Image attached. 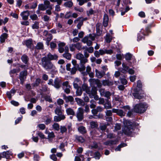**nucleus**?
I'll list each match as a JSON object with an SVG mask.
<instances>
[{
  "label": "nucleus",
  "mask_w": 161,
  "mask_h": 161,
  "mask_svg": "<svg viewBox=\"0 0 161 161\" xmlns=\"http://www.w3.org/2000/svg\"><path fill=\"white\" fill-rule=\"evenodd\" d=\"M64 99L66 102H72L74 101V98L72 96H64Z\"/></svg>",
  "instance_id": "obj_29"
},
{
  "label": "nucleus",
  "mask_w": 161,
  "mask_h": 161,
  "mask_svg": "<svg viewBox=\"0 0 161 161\" xmlns=\"http://www.w3.org/2000/svg\"><path fill=\"white\" fill-rule=\"evenodd\" d=\"M125 58L127 60H130L135 59L132 55L130 53H128L126 54L125 55Z\"/></svg>",
  "instance_id": "obj_34"
},
{
  "label": "nucleus",
  "mask_w": 161,
  "mask_h": 161,
  "mask_svg": "<svg viewBox=\"0 0 161 161\" xmlns=\"http://www.w3.org/2000/svg\"><path fill=\"white\" fill-rule=\"evenodd\" d=\"M96 36V35L94 34H90L88 36L89 39H90L92 41L94 40Z\"/></svg>",
  "instance_id": "obj_58"
},
{
  "label": "nucleus",
  "mask_w": 161,
  "mask_h": 161,
  "mask_svg": "<svg viewBox=\"0 0 161 161\" xmlns=\"http://www.w3.org/2000/svg\"><path fill=\"white\" fill-rule=\"evenodd\" d=\"M26 46L28 48H30L31 47L32 45H33L32 41V39H29V40L25 41L24 42Z\"/></svg>",
  "instance_id": "obj_26"
},
{
  "label": "nucleus",
  "mask_w": 161,
  "mask_h": 161,
  "mask_svg": "<svg viewBox=\"0 0 161 161\" xmlns=\"http://www.w3.org/2000/svg\"><path fill=\"white\" fill-rule=\"evenodd\" d=\"M86 50L89 53H91L93 52L94 51V48L93 47H87Z\"/></svg>",
  "instance_id": "obj_61"
},
{
  "label": "nucleus",
  "mask_w": 161,
  "mask_h": 161,
  "mask_svg": "<svg viewBox=\"0 0 161 161\" xmlns=\"http://www.w3.org/2000/svg\"><path fill=\"white\" fill-rule=\"evenodd\" d=\"M101 24L100 23H98L96 24V28L97 35L98 36H100L102 33V31L101 30Z\"/></svg>",
  "instance_id": "obj_17"
},
{
  "label": "nucleus",
  "mask_w": 161,
  "mask_h": 161,
  "mask_svg": "<svg viewBox=\"0 0 161 161\" xmlns=\"http://www.w3.org/2000/svg\"><path fill=\"white\" fill-rule=\"evenodd\" d=\"M112 111L111 110H107L105 112L106 115V116L110 117L112 115Z\"/></svg>",
  "instance_id": "obj_55"
},
{
  "label": "nucleus",
  "mask_w": 161,
  "mask_h": 161,
  "mask_svg": "<svg viewBox=\"0 0 161 161\" xmlns=\"http://www.w3.org/2000/svg\"><path fill=\"white\" fill-rule=\"evenodd\" d=\"M76 116L78 120L80 121L84 118V110L81 108H79L76 112Z\"/></svg>",
  "instance_id": "obj_6"
},
{
  "label": "nucleus",
  "mask_w": 161,
  "mask_h": 161,
  "mask_svg": "<svg viewBox=\"0 0 161 161\" xmlns=\"http://www.w3.org/2000/svg\"><path fill=\"white\" fill-rule=\"evenodd\" d=\"M82 19V17H79L74 21V23L75 24L78 23L76 27L78 29H80L81 26L83 24Z\"/></svg>",
  "instance_id": "obj_7"
},
{
  "label": "nucleus",
  "mask_w": 161,
  "mask_h": 161,
  "mask_svg": "<svg viewBox=\"0 0 161 161\" xmlns=\"http://www.w3.org/2000/svg\"><path fill=\"white\" fill-rule=\"evenodd\" d=\"M36 48L38 49H42L43 48V45L42 42H38L37 43Z\"/></svg>",
  "instance_id": "obj_43"
},
{
  "label": "nucleus",
  "mask_w": 161,
  "mask_h": 161,
  "mask_svg": "<svg viewBox=\"0 0 161 161\" xmlns=\"http://www.w3.org/2000/svg\"><path fill=\"white\" fill-rule=\"evenodd\" d=\"M95 71L96 76L98 78H101L105 75V72L103 71L100 72L97 69H96Z\"/></svg>",
  "instance_id": "obj_23"
},
{
  "label": "nucleus",
  "mask_w": 161,
  "mask_h": 161,
  "mask_svg": "<svg viewBox=\"0 0 161 161\" xmlns=\"http://www.w3.org/2000/svg\"><path fill=\"white\" fill-rule=\"evenodd\" d=\"M111 95V93L110 92L108 91H106L105 93V95L103 96L108 98H110V97Z\"/></svg>",
  "instance_id": "obj_63"
},
{
  "label": "nucleus",
  "mask_w": 161,
  "mask_h": 161,
  "mask_svg": "<svg viewBox=\"0 0 161 161\" xmlns=\"http://www.w3.org/2000/svg\"><path fill=\"white\" fill-rule=\"evenodd\" d=\"M29 15L30 13L28 11H24L20 14V15L22 17V19L24 20H26L28 19Z\"/></svg>",
  "instance_id": "obj_13"
},
{
  "label": "nucleus",
  "mask_w": 161,
  "mask_h": 161,
  "mask_svg": "<svg viewBox=\"0 0 161 161\" xmlns=\"http://www.w3.org/2000/svg\"><path fill=\"white\" fill-rule=\"evenodd\" d=\"M102 82L103 85L104 86H112L114 84L113 81H110L108 80H102Z\"/></svg>",
  "instance_id": "obj_20"
},
{
  "label": "nucleus",
  "mask_w": 161,
  "mask_h": 161,
  "mask_svg": "<svg viewBox=\"0 0 161 161\" xmlns=\"http://www.w3.org/2000/svg\"><path fill=\"white\" fill-rule=\"evenodd\" d=\"M60 80L56 78L54 80L53 86L57 89L59 88L60 87Z\"/></svg>",
  "instance_id": "obj_18"
},
{
  "label": "nucleus",
  "mask_w": 161,
  "mask_h": 161,
  "mask_svg": "<svg viewBox=\"0 0 161 161\" xmlns=\"http://www.w3.org/2000/svg\"><path fill=\"white\" fill-rule=\"evenodd\" d=\"M37 135L42 139H44L45 138L44 135L41 132H38L37 133Z\"/></svg>",
  "instance_id": "obj_64"
},
{
  "label": "nucleus",
  "mask_w": 161,
  "mask_h": 161,
  "mask_svg": "<svg viewBox=\"0 0 161 161\" xmlns=\"http://www.w3.org/2000/svg\"><path fill=\"white\" fill-rule=\"evenodd\" d=\"M147 106L145 103H141L136 104L134 108L135 112L140 114L144 113L147 110Z\"/></svg>",
  "instance_id": "obj_4"
},
{
  "label": "nucleus",
  "mask_w": 161,
  "mask_h": 161,
  "mask_svg": "<svg viewBox=\"0 0 161 161\" xmlns=\"http://www.w3.org/2000/svg\"><path fill=\"white\" fill-rule=\"evenodd\" d=\"M58 56L56 55H52L49 53L47 55V57H43L42 60H57L58 58Z\"/></svg>",
  "instance_id": "obj_8"
},
{
  "label": "nucleus",
  "mask_w": 161,
  "mask_h": 161,
  "mask_svg": "<svg viewBox=\"0 0 161 161\" xmlns=\"http://www.w3.org/2000/svg\"><path fill=\"white\" fill-rule=\"evenodd\" d=\"M60 132L62 133L66 132L67 131V128L64 126H61L60 127Z\"/></svg>",
  "instance_id": "obj_45"
},
{
  "label": "nucleus",
  "mask_w": 161,
  "mask_h": 161,
  "mask_svg": "<svg viewBox=\"0 0 161 161\" xmlns=\"http://www.w3.org/2000/svg\"><path fill=\"white\" fill-rule=\"evenodd\" d=\"M115 144H116L115 141L112 140L107 141L104 143V144L106 145L111 146Z\"/></svg>",
  "instance_id": "obj_39"
},
{
  "label": "nucleus",
  "mask_w": 161,
  "mask_h": 161,
  "mask_svg": "<svg viewBox=\"0 0 161 161\" xmlns=\"http://www.w3.org/2000/svg\"><path fill=\"white\" fill-rule=\"evenodd\" d=\"M63 86L64 88L65 87L66 88H70V86L69 85V82L68 81H66L64 82L63 83Z\"/></svg>",
  "instance_id": "obj_60"
},
{
  "label": "nucleus",
  "mask_w": 161,
  "mask_h": 161,
  "mask_svg": "<svg viewBox=\"0 0 161 161\" xmlns=\"http://www.w3.org/2000/svg\"><path fill=\"white\" fill-rule=\"evenodd\" d=\"M78 130V131L81 133L84 134L86 133L87 131L85 127L83 126L79 127Z\"/></svg>",
  "instance_id": "obj_28"
},
{
  "label": "nucleus",
  "mask_w": 161,
  "mask_h": 161,
  "mask_svg": "<svg viewBox=\"0 0 161 161\" xmlns=\"http://www.w3.org/2000/svg\"><path fill=\"white\" fill-rule=\"evenodd\" d=\"M97 89L96 87H94L93 88H92L91 91H90V94H88L89 95L90 97H91V95L93 96L96 95L97 93Z\"/></svg>",
  "instance_id": "obj_30"
},
{
  "label": "nucleus",
  "mask_w": 161,
  "mask_h": 161,
  "mask_svg": "<svg viewBox=\"0 0 161 161\" xmlns=\"http://www.w3.org/2000/svg\"><path fill=\"white\" fill-rule=\"evenodd\" d=\"M127 145L124 143H122L118 146L115 149V151H120L121 148L126 146Z\"/></svg>",
  "instance_id": "obj_38"
},
{
  "label": "nucleus",
  "mask_w": 161,
  "mask_h": 161,
  "mask_svg": "<svg viewBox=\"0 0 161 161\" xmlns=\"http://www.w3.org/2000/svg\"><path fill=\"white\" fill-rule=\"evenodd\" d=\"M89 39L88 36H86L82 39V41L84 43H86L88 46H90L92 44V42Z\"/></svg>",
  "instance_id": "obj_16"
},
{
  "label": "nucleus",
  "mask_w": 161,
  "mask_h": 161,
  "mask_svg": "<svg viewBox=\"0 0 161 161\" xmlns=\"http://www.w3.org/2000/svg\"><path fill=\"white\" fill-rule=\"evenodd\" d=\"M64 6L66 7L71 8L73 5V3L72 1L71 0L68 2H66L64 3Z\"/></svg>",
  "instance_id": "obj_35"
},
{
  "label": "nucleus",
  "mask_w": 161,
  "mask_h": 161,
  "mask_svg": "<svg viewBox=\"0 0 161 161\" xmlns=\"http://www.w3.org/2000/svg\"><path fill=\"white\" fill-rule=\"evenodd\" d=\"M37 127H38L40 130H44L46 126L44 124H41L38 125Z\"/></svg>",
  "instance_id": "obj_54"
},
{
  "label": "nucleus",
  "mask_w": 161,
  "mask_h": 161,
  "mask_svg": "<svg viewBox=\"0 0 161 161\" xmlns=\"http://www.w3.org/2000/svg\"><path fill=\"white\" fill-rule=\"evenodd\" d=\"M99 52L100 55H102L105 53L111 54L113 53V51L112 50H107L106 49L103 50L100 49L99 50Z\"/></svg>",
  "instance_id": "obj_19"
},
{
  "label": "nucleus",
  "mask_w": 161,
  "mask_h": 161,
  "mask_svg": "<svg viewBox=\"0 0 161 161\" xmlns=\"http://www.w3.org/2000/svg\"><path fill=\"white\" fill-rule=\"evenodd\" d=\"M55 114L58 116H55L54 117V121L55 122H59L63 120L65 118V116L62 114L63 112L62 110L61 107H57L55 110Z\"/></svg>",
  "instance_id": "obj_3"
},
{
  "label": "nucleus",
  "mask_w": 161,
  "mask_h": 161,
  "mask_svg": "<svg viewBox=\"0 0 161 161\" xmlns=\"http://www.w3.org/2000/svg\"><path fill=\"white\" fill-rule=\"evenodd\" d=\"M8 37V34L6 33H4L1 35L0 37V42L1 43L5 42V39Z\"/></svg>",
  "instance_id": "obj_31"
},
{
  "label": "nucleus",
  "mask_w": 161,
  "mask_h": 161,
  "mask_svg": "<svg viewBox=\"0 0 161 161\" xmlns=\"http://www.w3.org/2000/svg\"><path fill=\"white\" fill-rule=\"evenodd\" d=\"M108 125V124H104V125H100V129L102 130H106V128H107Z\"/></svg>",
  "instance_id": "obj_56"
},
{
  "label": "nucleus",
  "mask_w": 161,
  "mask_h": 161,
  "mask_svg": "<svg viewBox=\"0 0 161 161\" xmlns=\"http://www.w3.org/2000/svg\"><path fill=\"white\" fill-rule=\"evenodd\" d=\"M61 4H58L55 6V11L56 12H59L61 11V9L60 5Z\"/></svg>",
  "instance_id": "obj_53"
},
{
  "label": "nucleus",
  "mask_w": 161,
  "mask_h": 161,
  "mask_svg": "<svg viewBox=\"0 0 161 161\" xmlns=\"http://www.w3.org/2000/svg\"><path fill=\"white\" fill-rule=\"evenodd\" d=\"M90 125L91 127L92 128H97L98 126V124L97 122L92 121L90 122Z\"/></svg>",
  "instance_id": "obj_41"
},
{
  "label": "nucleus",
  "mask_w": 161,
  "mask_h": 161,
  "mask_svg": "<svg viewBox=\"0 0 161 161\" xmlns=\"http://www.w3.org/2000/svg\"><path fill=\"white\" fill-rule=\"evenodd\" d=\"M123 68L121 72L123 73H126L127 72L129 69V67L125 64L123 63L122 64Z\"/></svg>",
  "instance_id": "obj_37"
},
{
  "label": "nucleus",
  "mask_w": 161,
  "mask_h": 161,
  "mask_svg": "<svg viewBox=\"0 0 161 161\" xmlns=\"http://www.w3.org/2000/svg\"><path fill=\"white\" fill-rule=\"evenodd\" d=\"M65 43L64 42H61L58 44V50L60 53H63L65 52Z\"/></svg>",
  "instance_id": "obj_15"
},
{
  "label": "nucleus",
  "mask_w": 161,
  "mask_h": 161,
  "mask_svg": "<svg viewBox=\"0 0 161 161\" xmlns=\"http://www.w3.org/2000/svg\"><path fill=\"white\" fill-rule=\"evenodd\" d=\"M108 20V15L106 14H105L104 15L103 21V25L104 27H105L107 26Z\"/></svg>",
  "instance_id": "obj_21"
},
{
  "label": "nucleus",
  "mask_w": 161,
  "mask_h": 161,
  "mask_svg": "<svg viewBox=\"0 0 161 161\" xmlns=\"http://www.w3.org/2000/svg\"><path fill=\"white\" fill-rule=\"evenodd\" d=\"M41 82V80L40 79H37L36 80L35 83L34 84L33 86H38Z\"/></svg>",
  "instance_id": "obj_59"
},
{
  "label": "nucleus",
  "mask_w": 161,
  "mask_h": 161,
  "mask_svg": "<svg viewBox=\"0 0 161 161\" xmlns=\"http://www.w3.org/2000/svg\"><path fill=\"white\" fill-rule=\"evenodd\" d=\"M99 92L100 95L102 96H103L105 95L106 91L104 89L101 88L99 90Z\"/></svg>",
  "instance_id": "obj_62"
},
{
  "label": "nucleus",
  "mask_w": 161,
  "mask_h": 161,
  "mask_svg": "<svg viewBox=\"0 0 161 161\" xmlns=\"http://www.w3.org/2000/svg\"><path fill=\"white\" fill-rule=\"evenodd\" d=\"M90 106L92 108H94L96 107V102L93 99L91 100L90 101Z\"/></svg>",
  "instance_id": "obj_42"
},
{
  "label": "nucleus",
  "mask_w": 161,
  "mask_h": 161,
  "mask_svg": "<svg viewBox=\"0 0 161 161\" xmlns=\"http://www.w3.org/2000/svg\"><path fill=\"white\" fill-rule=\"evenodd\" d=\"M104 107L106 109H110L112 108L111 103L108 100H107L106 103L104 104Z\"/></svg>",
  "instance_id": "obj_33"
},
{
  "label": "nucleus",
  "mask_w": 161,
  "mask_h": 161,
  "mask_svg": "<svg viewBox=\"0 0 161 161\" xmlns=\"http://www.w3.org/2000/svg\"><path fill=\"white\" fill-rule=\"evenodd\" d=\"M85 63V61H80L79 64H76V61H72L73 64L80 71L85 70V67L84 66V64Z\"/></svg>",
  "instance_id": "obj_5"
},
{
  "label": "nucleus",
  "mask_w": 161,
  "mask_h": 161,
  "mask_svg": "<svg viewBox=\"0 0 161 161\" xmlns=\"http://www.w3.org/2000/svg\"><path fill=\"white\" fill-rule=\"evenodd\" d=\"M74 46L75 48H76L78 50H80L81 49H84V47L82 48L81 44L80 43H77L76 44H74Z\"/></svg>",
  "instance_id": "obj_44"
},
{
  "label": "nucleus",
  "mask_w": 161,
  "mask_h": 161,
  "mask_svg": "<svg viewBox=\"0 0 161 161\" xmlns=\"http://www.w3.org/2000/svg\"><path fill=\"white\" fill-rule=\"evenodd\" d=\"M125 126L122 129V132L125 135H130L134 130L133 123L130 121L126 120L124 122Z\"/></svg>",
  "instance_id": "obj_2"
},
{
  "label": "nucleus",
  "mask_w": 161,
  "mask_h": 161,
  "mask_svg": "<svg viewBox=\"0 0 161 161\" xmlns=\"http://www.w3.org/2000/svg\"><path fill=\"white\" fill-rule=\"evenodd\" d=\"M75 100L78 104L80 106H83L85 105V103L82 100L79 98H76Z\"/></svg>",
  "instance_id": "obj_32"
},
{
  "label": "nucleus",
  "mask_w": 161,
  "mask_h": 161,
  "mask_svg": "<svg viewBox=\"0 0 161 161\" xmlns=\"http://www.w3.org/2000/svg\"><path fill=\"white\" fill-rule=\"evenodd\" d=\"M45 133L48 134L47 138L49 139L53 138L55 136L53 132H49L47 130H45Z\"/></svg>",
  "instance_id": "obj_25"
},
{
  "label": "nucleus",
  "mask_w": 161,
  "mask_h": 161,
  "mask_svg": "<svg viewBox=\"0 0 161 161\" xmlns=\"http://www.w3.org/2000/svg\"><path fill=\"white\" fill-rule=\"evenodd\" d=\"M12 152L10 151H8L2 153V155L3 156V158H6L8 159L9 158V156L12 155Z\"/></svg>",
  "instance_id": "obj_24"
},
{
  "label": "nucleus",
  "mask_w": 161,
  "mask_h": 161,
  "mask_svg": "<svg viewBox=\"0 0 161 161\" xmlns=\"http://www.w3.org/2000/svg\"><path fill=\"white\" fill-rule=\"evenodd\" d=\"M52 38V36L50 34H49L48 35V36H47V38H46V41L47 42V45L49 44V42L51 40Z\"/></svg>",
  "instance_id": "obj_51"
},
{
  "label": "nucleus",
  "mask_w": 161,
  "mask_h": 161,
  "mask_svg": "<svg viewBox=\"0 0 161 161\" xmlns=\"http://www.w3.org/2000/svg\"><path fill=\"white\" fill-rule=\"evenodd\" d=\"M69 51V48L67 46L65 47V53L63 54V56L66 59L68 60L70 59L71 55L68 53Z\"/></svg>",
  "instance_id": "obj_12"
},
{
  "label": "nucleus",
  "mask_w": 161,
  "mask_h": 161,
  "mask_svg": "<svg viewBox=\"0 0 161 161\" xmlns=\"http://www.w3.org/2000/svg\"><path fill=\"white\" fill-rule=\"evenodd\" d=\"M42 65L43 67L46 69H51L53 66L50 61H42Z\"/></svg>",
  "instance_id": "obj_9"
},
{
  "label": "nucleus",
  "mask_w": 161,
  "mask_h": 161,
  "mask_svg": "<svg viewBox=\"0 0 161 161\" xmlns=\"http://www.w3.org/2000/svg\"><path fill=\"white\" fill-rule=\"evenodd\" d=\"M72 17V12L71 11L67 12L65 14L64 17L65 19H68Z\"/></svg>",
  "instance_id": "obj_46"
},
{
  "label": "nucleus",
  "mask_w": 161,
  "mask_h": 161,
  "mask_svg": "<svg viewBox=\"0 0 161 161\" xmlns=\"http://www.w3.org/2000/svg\"><path fill=\"white\" fill-rule=\"evenodd\" d=\"M133 95L136 98L138 99H141L143 97V95H139L136 93H133Z\"/></svg>",
  "instance_id": "obj_50"
},
{
  "label": "nucleus",
  "mask_w": 161,
  "mask_h": 161,
  "mask_svg": "<svg viewBox=\"0 0 161 161\" xmlns=\"http://www.w3.org/2000/svg\"><path fill=\"white\" fill-rule=\"evenodd\" d=\"M82 90L85 91L87 94H90V87H88L86 84H84L82 86Z\"/></svg>",
  "instance_id": "obj_22"
},
{
  "label": "nucleus",
  "mask_w": 161,
  "mask_h": 161,
  "mask_svg": "<svg viewBox=\"0 0 161 161\" xmlns=\"http://www.w3.org/2000/svg\"><path fill=\"white\" fill-rule=\"evenodd\" d=\"M30 18L33 20H37L38 19L37 16L36 14H34L30 15Z\"/></svg>",
  "instance_id": "obj_57"
},
{
  "label": "nucleus",
  "mask_w": 161,
  "mask_h": 161,
  "mask_svg": "<svg viewBox=\"0 0 161 161\" xmlns=\"http://www.w3.org/2000/svg\"><path fill=\"white\" fill-rule=\"evenodd\" d=\"M76 139L79 142H80L81 143L84 142L85 141V139L81 136H76Z\"/></svg>",
  "instance_id": "obj_49"
},
{
  "label": "nucleus",
  "mask_w": 161,
  "mask_h": 161,
  "mask_svg": "<svg viewBox=\"0 0 161 161\" xmlns=\"http://www.w3.org/2000/svg\"><path fill=\"white\" fill-rule=\"evenodd\" d=\"M89 82L92 84H96L97 85V86L98 87H100L102 86V84L100 82L99 80L98 79H90L89 80Z\"/></svg>",
  "instance_id": "obj_10"
},
{
  "label": "nucleus",
  "mask_w": 161,
  "mask_h": 161,
  "mask_svg": "<svg viewBox=\"0 0 161 161\" xmlns=\"http://www.w3.org/2000/svg\"><path fill=\"white\" fill-rule=\"evenodd\" d=\"M66 112L68 115H74L75 114L74 110L71 108H67L66 110Z\"/></svg>",
  "instance_id": "obj_27"
},
{
  "label": "nucleus",
  "mask_w": 161,
  "mask_h": 161,
  "mask_svg": "<svg viewBox=\"0 0 161 161\" xmlns=\"http://www.w3.org/2000/svg\"><path fill=\"white\" fill-rule=\"evenodd\" d=\"M53 128L55 130L58 131L60 129V126L58 124L55 123L52 125Z\"/></svg>",
  "instance_id": "obj_40"
},
{
  "label": "nucleus",
  "mask_w": 161,
  "mask_h": 161,
  "mask_svg": "<svg viewBox=\"0 0 161 161\" xmlns=\"http://www.w3.org/2000/svg\"><path fill=\"white\" fill-rule=\"evenodd\" d=\"M112 112L116 113L118 115L121 117L124 116L125 115V113L121 109L113 108L112 109Z\"/></svg>",
  "instance_id": "obj_11"
},
{
  "label": "nucleus",
  "mask_w": 161,
  "mask_h": 161,
  "mask_svg": "<svg viewBox=\"0 0 161 161\" xmlns=\"http://www.w3.org/2000/svg\"><path fill=\"white\" fill-rule=\"evenodd\" d=\"M27 75V71L26 70L22 71L20 73L19 79L21 81V83L23 84L24 79Z\"/></svg>",
  "instance_id": "obj_14"
},
{
  "label": "nucleus",
  "mask_w": 161,
  "mask_h": 161,
  "mask_svg": "<svg viewBox=\"0 0 161 161\" xmlns=\"http://www.w3.org/2000/svg\"><path fill=\"white\" fill-rule=\"evenodd\" d=\"M82 90L81 88L80 87L77 89L76 92V95L77 96H80L82 94Z\"/></svg>",
  "instance_id": "obj_52"
},
{
  "label": "nucleus",
  "mask_w": 161,
  "mask_h": 161,
  "mask_svg": "<svg viewBox=\"0 0 161 161\" xmlns=\"http://www.w3.org/2000/svg\"><path fill=\"white\" fill-rule=\"evenodd\" d=\"M32 27L33 29H38L39 28V23L36 21L32 26Z\"/></svg>",
  "instance_id": "obj_48"
},
{
  "label": "nucleus",
  "mask_w": 161,
  "mask_h": 161,
  "mask_svg": "<svg viewBox=\"0 0 161 161\" xmlns=\"http://www.w3.org/2000/svg\"><path fill=\"white\" fill-rule=\"evenodd\" d=\"M112 40V37L109 34H108L106 35L105 37V40L107 42H110Z\"/></svg>",
  "instance_id": "obj_47"
},
{
  "label": "nucleus",
  "mask_w": 161,
  "mask_h": 161,
  "mask_svg": "<svg viewBox=\"0 0 161 161\" xmlns=\"http://www.w3.org/2000/svg\"><path fill=\"white\" fill-rule=\"evenodd\" d=\"M76 58L77 59L80 60H85L84 55L81 53H79L77 54L76 55Z\"/></svg>",
  "instance_id": "obj_36"
},
{
  "label": "nucleus",
  "mask_w": 161,
  "mask_h": 161,
  "mask_svg": "<svg viewBox=\"0 0 161 161\" xmlns=\"http://www.w3.org/2000/svg\"><path fill=\"white\" fill-rule=\"evenodd\" d=\"M44 4H40L38 6V8L40 10L46 11V14L51 15L52 14L51 10L53 8V5L51 4L50 1L48 0H42Z\"/></svg>",
  "instance_id": "obj_1"
}]
</instances>
